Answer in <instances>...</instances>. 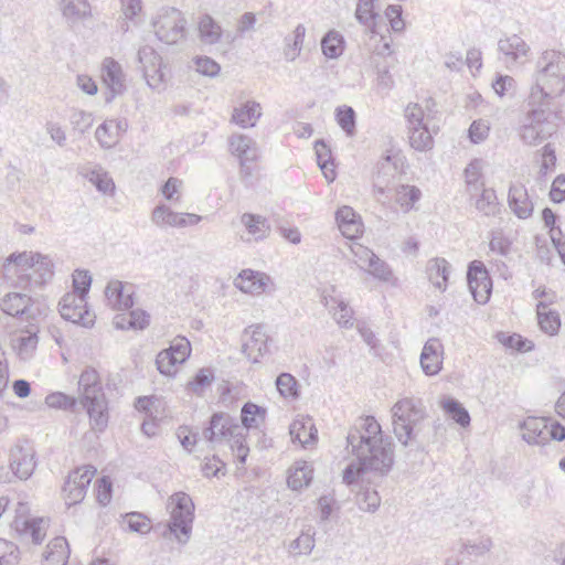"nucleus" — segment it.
I'll list each match as a JSON object with an SVG mask.
<instances>
[{"mask_svg":"<svg viewBox=\"0 0 565 565\" xmlns=\"http://www.w3.org/2000/svg\"><path fill=\"white\" fill-rule=\"evenodd\" d=\"M335 119L338 125L347 134L352 137L355 134L356 115L351 106H339L335 109Z\"/></svg>","mask_w":565,"mask_h":565,"instance_id":"nucleus-42","label":"nucleus"},{"mask_svg":"<svg viewBox=\"0 0 565 565\" xmlns=\"http://www.w3.org/2000/svg\"><path fill=\"white\" fill-rule=\"evenodd\" d=\"M372 36L371 41H374L375 44L372 49V55L370 57L371 65L380 64L379 57H386L392 54L391 50V41L390 35H381L376 32L375 29L371 30Z\"/></svg>","mask_w":565,"mask_h":565,"instance_id":"nucleus-43","label":"nucleus"},{"mask_svg":"<svg viewBox=\"0 0 565 565\" xmlns=\"http://www.w3.org/2000/svg\"><path fill=\"white\" fill-rule=\"evenodd\" d=\"M262 117V106L255 100H247L233 109L231 121L241 128H253Z\"/></svg>","mask_w":565,"mask_h":565,"instance_id":"nucleus-22","label":"nucleus"},{"mask_svg":"<svg viewBox=\"0 0 565 565\" xmlns=\"http://www.w3.org/2000/svg\"><path fill=\"white\" fill-rule=\"evenodd\" d=\"M276 386L279 394L284 397H298V382L289 373H281L276 379Z\"/></svg>","mask_w":565,"mask_h":565,"instance_id":"nucleus-58","label":"nucleus"},{"mask_svg":"<svg viewBox=\"0 0 565 565\" xmlns=\"http://www.w3.org/2000/svg\"><path fill=\"white\" fill-rule=\"evenodd\" d=\"M170 499L173 504L170 521L163 525L161 534L164 539L173 536L178 543L185 544L192 533L194 520L193 501L191 497L184 492L174 493Z\"/></svg>","mask_w":565,"mask_h":565,"instance_id":"nucleus-7","label":"nucleus"},{"mask_svg":"<svg viewBox=\"0 0 565 565\" xmlns=\"http://www.w3.org/2000/svg\"><path fill=\"white\" fill-rule=\"evenodd\" d=\"M345 47V40L343 35L331 30L327 32L321 39V50L327 58H338L342 55Z\"/></svg>","mask_w":565,"mask_h":565,"instance_id":"nucleus-34","label":"nucleus"},{"mask_svg":"<svg viewBox=\"0 0 565 565\" xmlns=\"http://www.w3.org/2000/svg\"><path fill=\"white\" fill-rule=\"evenodd\" d=\"M202 220V216L194 213H178L171 210L167 204H158L151 213V222L160 228L164 227H186L195 225Z\"/></svg>","mask_w":565,"mask_h":565,"instance_id":"nucleus-14","label":"nucleus"},{"mask_svg":"<svg viewBox=\"0 0 565 565\" xmlns=\"http://www.w3.org/2000/svg\"><path fill=\"white\" fill-rule=\"evenodd\" d=\"M31 296L22 292H8L0 299V309L11 317L24 316Z\"/></svg>","mask_w":565,"mask_h":565,"instance_id":"nucleus-28","label":"nucleus"},{"mask_svg":"<svg viewBox=\"0 0 565 565\" xmlns=\"http://www.w3.org/2000/svg\"><path fill=\"white\" fill-rule=\"evenodd\" d=\"M134 285L120 280H111L105 288L108 305L116 310L130 309L134 306Z\"/></svg>","mask_w":565,"mask_h":565,"instance_id":"nucleus-18","label":"nucleus"},{"mask_svg":"<svg viewBox=\"0 0 565 565\" xmlns=\"http://www.w3.org/2000/svg\"><path fill=\"white\" fill-rule=\"evenodd\" d=\"M82 390L81 403L86 409L92 428L104 431L108 425V402L99 375L93 367H86L78 381Z\"/></svg>","mask_w":565,"mask_h":565,"instance_id":"nucleus-4","label":"nucleus"},{"mask_svg":"<svg viewBox=\"0 0 565 565\" xmlns=\"http://www.w3.org/2000/svg\"><path fill=\"white\" fill-rule=\"evenodd\" d=\"M313 535L315 533L311 532V529L302 532L297 539L290 542L289 553L295 556L310 554L315 547Z\"/></svg>","mask_w":565,"mask_h":565,"instance_id":"nucleus-47","label":"nucleus"},{"mask_svg":"<svg viewBox=\"0 0 565 565\" xmlns=\"http://www.w3.org/2000/svg\"><path fill=\"white\" fill-rule=\"evenodd\" d=\"M509 207L522 220L529 218L533 213V203L531 202L527 190L523 184H512L508 194Z\"/></svg>","mask_w":565,"mask_h":565,"instance_id":"nucleus-21","label":"nucleus"},{"mask_svg":"<svg viewBox=\"0 0 565 565\" xmlns=\"http://www.w3.org/2000/svg\"><path fill=\"white\" fill-rule=\"evenodd\" d=\"M269 277L264 273L244 269L235 279V286L243 292L262 294L265 291Z\"/></svg>","mask_w":565,"mask_h":565,"instance_id":"nucleus-24","label":"nucleus"},{"mask_svg":"<svg viewBox=\"0 0 565 565\" xmlns=\"http://www.w3.org/2000/svg\"><path fill=\"white\" fill-rule=\"evenodd\" d=\"M324 305L331 310H334L333 316L337 320V322L344 327L349 328L352 326L351 319H352V309L343 301V300H335L331 298V301L337 305V307H333L330 305L329 300L324 297Z\"/></svg>","mask_w":565,"mask_h":565,"instance_id":"nucleus-54","label":"nucleus"},{"mask_svg":"<svg viewBox=\"0 0 565 565\" xmlns=\"http://www.w3.org/2000/svg\"><path fill=\"white\" fill-rule=\"evenodd\" d=\"M45 403L51 408L74 411L77 405V399L62 392H53L45 397Z\"/></svg>","mask_w":565,"mask_h":565,"instance_id":"nucleus-55","label":"nucleus"},{"mask_svg":"<svg viewBox=\"0 0 565 565\" xmlns=\"http://www.w3.org/2000/svg\"><path fill=\"white\" fill-rule=\"evenodd\" d=\"M4 278L22 290L43 288L54 276V265L46 255L33 252L10 254L3 262Z\"/></svg>","mask_w":565,"mask_h":565,"instance_id":"nucleus-2","label":"nucleus"},{"mask_svg":"<svg viewBox=\"0 0 565 565\" xmlns=\"http://www.w3.org/2000/svg\"><path fill=\"white\" fill-rule=\"evenodd\" d=\"M228 148L232 154L239 159L241 173L250 175V169L247 162H253L258 157L257 143L250 137L243 134H233L228 138Z\"/></svg>","mask_w":565,"mask_h":565,"instance_id":"nucleus-15","label":"nucleus"},{"mask_svg":"<svg viewBox=\"0 0 565 565\" xmlns=\"http://www.w3.org/2000/svg\"><path fill=\"white\" fill-rule=\"evenodd\" d=\"M500 60L511 68L524 64L530 56V45L518 34L504 35L498 41Z\"/></svg>","mask_w":565,"mask_h":565,"instance_id":"nucleus-12","label":"nucleus"},{"mask_svg":"<svg viewBox=\"0 0 565 565\" xmlns=\"http://www.w3.org/2000/svg\"><path fill=\"white\" fill-rule=\"evenodd\" d=\"M540 68L535 86L529 96V105L545 102L565 92V55L557 51H546L537 61Z\"/></svg>","mask_w":565,"mask_h":565,"instance_id":"nucleus-3","label":"nucleus"},{"mask_svg":"<svg viewBox=\"0 0 565 565\" xmlns=\"http://www.w3.org/2000/svg\"><path fill=\"white\" fill-rule=\"evenodd\" d=\"M395 200L405 211L413 209L414 204L422 198V191L415 185L401 184L392 189Z\"/></svg>","mask_w":565,"mask_h":565,"instance_id":"nucleus-38","label":"nucleus"},{"mask_svg":"<svg viewBox=\"0 0 565 565\" xmlns=\"http://www.w3.org/2000/svg\"><path fill=\"white\" fill-rule=\"evenodd\" d=\"M426 417V409L419 399L403 398L392 407L393 433L402 446L416 443L418 425Z\"/></svg>","mask_w":565,"mask_h":565,"instance_id":"nucleus-5","label":"nucleus"},{"mask_svg":"<svg viewBox=\"0 0 565 565\" xmlns=\"http://www.w3.org/2000/svg\"><path fill=\"white\" fill-rule=\"evenodd\" d=\"M103 81L108 88L105 95L106 103L113 102L126 89L121 65L111 57H106L103 62Z\"/></svg>","mask_w":565,"mask_h":565,"instance_id":"nucleus-17","label":"nucleus"},{"mask_svg":"<svg viewBox=\"0 0 565 565\" xmlns=\"http://www.w3.org/2000/svg\"><path fill=\"white\" fill-rule=\"evenodd\" d=\"M376 1L377 0H359L356 4L355 18L361 24L370 28V31L375 29L377 14L374 11V4Z\"/></svg>","mask_w":565,"mask_h":565,"instance_id":"nucleus-45","label":"nucleus"},{"mask_svg":"<svg viewBox=\"0 0 565 565\" xmlns=\"http://www.w3.org/2000/svg\"><path fill=\"white\" fill-rule=\"evenodd\" d=\"M306 34V28L302 24H298L294 31L292 40L286 39L285 57L288 61H295L299 55L303 39Z\"/></svg>","mask_w":565,"mask_h":565,"instance_id":"nucleus-49","label":"nucleus"},{"mask_svg":"<svg viewBox=\"0 0 565 565\" xmlns=\"http://www.w3.org/2000/svg\"><path fill=\"white\" fill-rule=\"evenodd\" d=\"M39 327L30 323L24 331L13 339V348L22 360H29L35 351L39 342Z\"/></svg>","mask_w":565,"mask_h":565,"instance_id":"nucleus-25","label":"nucleus"},{"mask_svg":"<svg viewBox=\"0 0 565 565\" xmlns=\"http://www.w3.org/2000/svg\"><path fill=\"white\" fill-rule=\"evenodd\" d=\"M409 143L417 151L429 149L433 138L427 126L409 129Z\"/></svg>","mask_w":565,"mask_h":565,"instance_id":"nucleus-53","label":"nucleus"},{"mask_svg":"<svg viewBox=\"0 0 565 565\" xmlns=\"http://www.w3.org/2000/svg\"><path fill=\"white\" fill-rule=\"evenodd\" d=\"M238 420L224 412L214 413L209 420V425L203 429V438L209 443L227 439L234 431H239Z\"/></svg>","mask_w":565,"mask_h":565,"instance_id":"nucleus-13","label":"nucleus"},{"mask_svg":"<svg viewBox=\"0 0 565 565\" xmlns=\"http://www.w3.org/2000/svg\"><path fill=\"white\" fill-rule=\"evenodd\" d=\"M60 9L70 24H75L90 15L87 0H60Z\"/></svg>","mask_w":565,"mask_h":565,"instance_id":"nucleus-26","label":"nucleus"},{"mask_svg":"<svg viewBox=\"0 0 565 565\" xmlns=\"http://www.w3.org/2000/svg\"><path fill=\"white\" fill-rule=\"evenodd\" d=\"M405 157L399 150L390 149L379 160L374 175L373 188L377 194H385L392 191L390 186L395 177L403 171Z\"/></svg>","mask_w":565,"mask_h":565,"instance_id":"nucleus-9","label":"nucleus"},{"mask_svg":"<svg viewBox=\"0 0 565 565\" xmlns=\"http://www.w3.org/2000/svg\"><path fill=\"white\" fill-rule=\"evenodd\" d=\"M96 473V468L94 466H84L82 468H77L73 470L67 479L73 480L74 486L82 487L83 489L87 490L94 476Z\"/></svg>","mask_w":565,"mask_h":565,"instance_id":"nucleus-60","label":"nucleus"},{"mask_svg":"<svg viewBox=\"0 0 565 565\" xmlns=\"http://www.w3.org/2000/svg\"><path fill=\"white\" fill-rule=\"evenodd\" d=\"M347 447L358 462L349 463L343 470V481L355 483L366 471L387 475L394 465V444L385 436L374 416L359 417L350 427Z\"/></svg>","mask_w":565,"mask_h":565,"instance_id":"nucleus-1","label":"nucleus"},{"mask_svg":"<svg viewBox=\"0 0 565 565\" xmlns=\"http://www.w3.org/2000/svg\"><path fill=\"white\" fill-rule=\"evenodd\" d=\"M548 418L529 416L521 424L522 437L530 445H544L547 440Z\"/></svg>","mask_w":565,"mask_h":565,"instance_id":"nucleus-20","label":"nucleus"},{"mask_svg":"<svg viewBox=\"0 0 565 565\" xmlns=\"http://www.w3.org/2000/svg\"><path fill=\"white\" fill-rule=\"evenodd\" d=\"M312 480V469L307 462H302L287 478L288 487L292 490H300L308 487Z\"/></svg>","mask_w":565,"mask_h":565,"instance_id":"nucleus-44","label":"nucleus"},{"mask_svg":"<svg viewBox=\"0 0 565 565\" xmlns=\"http://www.w3.org/2000/svg\"><path fill=\"white\" fill-rule=\"evenodd\" d=\"M450 274V264L445 258H433L427 264L429 281L438 289L446 290Z\"/></svg>","mask_w":565,"mask_h":565,"instance_id":"nucleus-30","label":"nucleus"},{"mask_svg":"<svg viewBox=\"0 0 565 565\" xmlns=\"http://www.w3.org/2000/svg\"><path fill=\"white\" fill-rule=\"evenodd\" d=\"M50 551L46 552V561H56L66 565L70 555L68 543L65 537L57 536L49 544Z\"/></svg>","mask_w":565,"mask_h":565,"instance_id":"nucleus-46","label":"nucleus"},{"mask_svg":"<svg viewBox=\"0 0 565 565\" xmlns=\"http://www.w3.org/2000/svg\"><path fill=\"white\" fill-rule=\"evenodd\" d=\"M443 348L440 341L436 338L429 339L420 353V365L425 374L435 375L441 369L439 350Z\"/></svg>","mask_w":565,"mask_h":565,"instance_id":"nucleus-23","label":"nucleus"},{"mask_svg":"<svg viewBox=\"0 0 565 565\" xmlns=\"http://www.w3.org/2000/svg\"><path fill=\"white\" fill-rule=\"evenodd\" d=\"M267 411L253 402H246L241 409L243 430L258 429L265 423Z\"/></svg>","mask_w":565,"mask_h":565,"instance_id":"nucleus-27","label":"nucleus"},{"mask_svg":"<svg viewBox=\"0 0 565 565\" xmlns=\"http://www.w3.org/2000/svg\"><path fill=\"white\" fill-rule=\"evenodd\" d=\"M445 413L459 426L467 427L470 424L468 411L455 398H446L443 404Z\"/></svg>","mask_w":565,"mask_h":565,"instance_id":"nucleus-40","label":"nucleus"},{"mask_svg":"<svg viewBox=\"0 0 565 565\" xmlns=\"http://www.w3.org/2000/svg\"><path fill=\"white\" fill-rule=\"evenodd\" d=\"M467 282L476 302L484 305L492 291V279L481 260H472L467 269Z\"/></svg>","mask_w":565,"mask_h":565,"instance_id":"nucleus-11","label":"nucleus"},{"mask_svg":"<svg viewBox=\"0 0 565 565\" xmlns=\"http://www.w3.org/2000/svg\"><path fill=\"white\" fill-rule=\"evenodd\" d=\"M546 308L547 303L544 301H540L536 305L539 324L543 332L555 335L561 327V318L556 311H544Z\"/></svg>","mask_w":565,"mask_h":565,"instance_id":"nucleus-35","label":"nucleus"},{"mask_svg":"<svg viewBox=\"0 0 565 565\" xmlns=\"http://www.w3.org/2000/svg\"><path fill=\"white\" fill-rule=\"evenodd\" d=\"M315 151L317 156L318 166L323 175L329 182L335 179L334 164L331 160V150L323 139L315 142Z\"/></svg>","mask_w":565,"mask_h":565,"instance_id":"nucleus-36","label":"nucleus"},{"mask_svg":"<svg viewBox=\"0 0 565 565\" xmlns=\"http://www.w3.org/2000/svg\"><path fill=\"white\" fill-rule=\"evenodd\" d=\"M245 335H249L242 347V352L253 363L259 362V359L269 352V338L262 326H252L245 330Z\"/></svg>","mask_w":565,"mask_h":565,"instance_id":"nucleus-16","label":"nucleus"},{"mask_svg":"<svg viewBox=\"0 0 565 565\" xmlns=\"http://www.w3.org/2000/svg\"><path fill=\"white\" fill-rule=\"evenodd\" d=\"M166 65L163 63L159 65H150L142 70L143 77L149 85V87L153 89H160L164 86L167 82V73L164 71Z\"/></svg>","mask_w":565,"mask_h":565,"instance_id":"nucleus-52","label":"nucleus"},{"mask_svg":"<svg viewBox=\"0 0 565 565\" xmlns=\"http://www.w3.org/2000/svg\"><path fill=\"white\" fill-rule=\"evenodd\" d=\"M92 285V276L87 270H75L73 275V291L71 294L87 297Z\"/></svg>","mask_w":565,"mask_h":565,"instance_id":"nucleus-62","label":"nucleus"},{"mask_svg":"<svg viewBox=\"0 0 565 565\" xmlns=\"http://www.w3.org/2000/svg\"><path fill=\"white\" fill-rule=\"evenodd\" d=\"M476 209L486 216L494 215L498 210L495 191L493 189H482L476 201Z\"/></svg>","mask_w":565,"mask_h":565,"instance_id":"nucleus-51","label":"nucleus"},{"mask_svg":"<svg viewBox=\"0 0 565 565\" xmlns=\"http://www.w3.org/2000/svg\"><path fill=\"white\" fill-rule=\"evenodd\" d=\"M335 218L343 235L354 237L361 232L362 223L352 207L348 205L340 207L335 213Z\"/></svg>","mask_w":565,"mask_h":565,"instance_id":"nucleus-31","label":"nucleus"},{"mask_svg":"<svg viewBox=\"0 0 565 565\" xmlns=\"http://www.w3.org/2000/svg\"><path fill=\"white\" fill-rule=\"evenodd\" d=\"M246 436L247 434L244 433L242 426H239V431H234V434L227 438V440L231 441V448L235 452L237 461L241 465H245L249 452Z\"/></svg>","mask_w":565,"mask_h":565,"instance_id":"nucleus-50","label":"nucleus"},{"mask_svg":"<svg viewBox=\"0 0 565 565\" xmlns=\"http://www.w3.org/2000/svg\"><path fill=\"white\" fill-rule=\"evenodd\" d=\"M199 36L204 44H216L222 36L221 25L209 14H204L199 21Z\"/></svg>","mask_w":565,"mask_h":565,"instance_id":"nucleus-33","label":"nucleus"},{"mask_svg":"<svg viewBox=\"0 0 565 565\" xmlns=\"http://www.w3.org/2000/svg\"><path fill=\"white\" fill-rule=\"evenodd\" d=\"M151 25L157 39L168 45L178 44L186 36V20L183 13L173 7L160 9Z\"/></svg>","mask_w":565,"mask_h":565,"instance_id":"nucleus-8","label":"nucleus"},{"mask_svg":"<svg viewBox=\"0 0 565 565\" xmlns=\"http://www.w3.org/2000/svg\"><path fill=\"white\" fill-rule=\"evenodd\" d=\"M42 518H33L23 522V530L30 534L34 544H41L45 537V530Z\"/></svg>","mask_w":565,"mask_h":565,"instance_id":"nucleus-63","label":"nucleus"},{"mask_svg":"<svg viewBox=\"0 0 565 565\" xmlns=\"http://www.w3.org/2000/svg\"><path fill=\"white\" fill-rule=\"evenodd\" d=\"M121 524L127 525L130 532L147 534L151 531L152 524L149 518L141 512H128L120 515Z\"/></svg>","mask_w":565,"mask_h":565,"instance_id":"nucleus-39","label":"nucleus"},{"mask_svg":"<svg viewBox=\"0 0 565 565\" xmlns=\"http://www.w3.org/2000/svg\"><path fill=\"white\" fill-rule=\"evenodd\" d=\"M81 174L93 183L99 192L110 193L115 190V183L108 173L99 166H85Z\"/></svg>","mask_w":565,"mask_h":565,"instance_id":"nucleus-29","label":"nucleus"},{"mask_svg":"<svg viewBox=\"0 0 565 565\" xmlns=\"http://www.w3.org/2000/svg\"><path fill=\"white\" fill-rule=\"evenodd\" d=\"M481 177V160L475 159L465 169L467 191L471 196L483 186V183L480 182Z\"/></svg>","mask_w":565,"mask_h":565,"instance_id":"nucleus-41","label":"nucleus"},{"mask_svg":"<svg viewBox=\"0 0 565 565\" xmlns=\"http://www.w3.org/2000/svg\"><path fill=\"white\" fill-rule=\"evenodd\" d=\"M214 380V372L211 369L203 367L188 383V390L196 395H202L204 388Z\"/></svg>","mask_w":565,"mask_h":565,"instance_id":"nucleus-56","label":"nucleus"},{"mask_svg":"<svg viewBox=\"0 0 565 565\" xmlns=\"http://www.w3.org/2000/svg\"><path fill=\"white\" fill-rule=\"evenodd\" d=\"M63 319L85 328H92L96 316L87 307L86 298L74 294H65L58 302Z\"/></svg>","mask_w":565,"mask_h":565,"instance_id":"nucleus-10","label":"nucleus"},{"mask_svg":"<svg viewBox=\"0 0 565 565\" xmlns=\"http://www.w3.org/2000/svg\"><path fill=\"white\" fill-rule=\"evenodd\" d=\"M241 222L246 227L248 234L253 235L256 241L263 239L269 234L270 226L268 221L260 215L244 213Z\"/></svg>","mask_w":565,"mask_h":565,"instance_id":"nucleus-37","label":"nucleus"},{"mask_svg":"<svg viewBox=\"0 0 565 565\" xmlns=\"http://www.w3.org/2000/svg\"><path fill=\"white\" fill-rule=\"evenodd\" d=\"M10 467L19 479L26 480L35 469L34 451L31 448L15 447L11 450Z\"/></svg>","mask_w":565,"mask_h":565,"instance_id":"nucleus-19","label":"nucleus"},{"mask_svg":"<svg viewBox=\"0 0 565 565\" xmlns=\"http://www.w3.org/2000/svg\"><path fill=\"white\" fill-rule=\"evenodd\" d=\"M49 307L47 305L40 299H35L31 297V301L28 303V309H25L24 317L30 323H35L39 319L44 318L47 315Z\"/></svg>","mask_w":565,"mask_h":565,"instance_id":"nucleus-64","label":"nucleus"},{"mask_svg":"<svg viewBox=\"0 0 565 565\" xmlns=\"http://www.w3.org/2000/svg\"><path fill=\"white\" fill-rule=\"evenodd\" d=\"M182 364L178 356H173L171 352L162 350L156 358L157 370L163 375H172L175 372V365Z\"/></svg>","mask_w":565,"mask_h":565,"instance_id":"nucleus-61","label":"nucleus"},{"mask_svg":"<svg viewBox=\"0 0 565 565\" xmlns=\"http://www.w3.org/2000/svg\"><path fill=\"white\" fill-rule=\"evenodd\" d=\"M530 106L531 108L520 120L518 134L524 145L536 146L552 137L556 131V126L551 120L554 114L550 109L548 103L540 102Z\"/></svg>","mask_w":565,"mask_h":565,"instance_id":"nucleus-6","label":"nucleus"},{"mask_svg":"<svg viewBox=\"0 0 565 565\" xmlns=\"http://www.w3.org/2000/svg\"><path fill=\"white\" fill-rule=\"evenodd\" d=\"M498 340L505 348L515 349L519 352H526L532 349V342L516 333L507 334L501 332L498 334Z\"/></svg>","mask_w":565,"mask_h":565,"instance_id":"nucleus-59","label":"nucleus"},{"mask_svg":"<svg viewBox=\"0 0 565 565\" xmlns=\"http://www.w3.org/2000/svg\"><path fill=\"white\" fill-rule=\"evenodd\" d=\"M292 439L298 440L303 446H309L317 441L318 430L315 428L312 420H295L289 427Z\"/></svg>","mask_w":565,"mask_h":565,"instance_id":"nucleus-32","label":"nucleus"},{"mask_svg":"<svg viewBox=\"0 0 565 565\" xmlns=\"http://www.w3.org/2000/svg\"><path fill=\"white\" fill-rule=\"evenodd\" d=\"M362 252L371 257L367 271L380 280L388 281L392 277V270L388 265L380 259L371 249H363Z\"/></svg>","mask_w":565,"mask_h":565,"instance_id":"nucleus-48","label":"nucleus"},{"mask_svg":"<svg viewBox=\"0 0 565 565\" xmlns=\"http://www.w3.org/2000/svg\"><path fill=\"white\" fill-rule=\"evenodd\" d=\"M493 543L491 537L489 536H481L478 541L471 542H462L460 553H467L468 555H475V556H482L487 554Z\"/></svg>","mask_w":565,"mask_h":565,"instance_id":"nucleus-57","label":"nucleus"}]
</instances>
